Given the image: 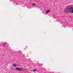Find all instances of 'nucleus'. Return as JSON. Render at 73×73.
Wrapping results in <instances>:
<instances>
[{
	"mask_svg": "<svg viewBox=\"0 0 73 73\" xmlns=\"http://www.w3.org/2000/svg\"><path fill=\"white\" fill-rule=\"evenodd\" d=\"M64 11L65 12H70L71 13H73V7L72 5L70 7H67L64 9Z\"/></svg>",
	"mask_w": 73,
	"mask_h": 73,
	"instance_id": "nucleus-1",
	"label": "nucleus"
},
{
	"mask_svg": "<svg viewBox=\"0 0 73 73\" xmlns=\"http://www.w3.org/2000/svg\"><path fill=\"white\" fill-rule=\"evenodd\" d=\"M15 69L18 71H22L23 70L22 68L20 67L16 68Z\"/></svg>",
	"mask_w": 73,
	"mask_h": 73,
	"instance_id": "nucleus-2",
	"label": "nucleus"
},
{
	"mask_svg": "<svg viewBox=\"0 0 73 73\" xmlns=\"http://www.w3.org/2000/svg\"><path fill=\"white\" fill-rule=\"evenodd\" d=\"M8 44L6 42H3V44H2L1 45V46H5L6 45H7Z\"/></svg>",
	"mask_w": 73,
	"mask_h": 73,
	"instance_id": "nucleus-3",
	"label": "nucleus"
},
{
	"mask_svg": "<svg viewBox=\"0 0 73 73\" xmlns=\"http://www.w3.org/2000/svg\"><path fill=\"white\" fill-rule=\"evenodd\" d=\"M50 10L49 9L46 12V14H48V13H49V12H50Z\"/></svg>",
	"mask_w": 73,
	"mask_h": 73,
	"instance_id": "nucleus-4",
	"label": "nucleus"
},
{
	"mask_svg": "<svg viewBox=\"0 0 73 73\" xmlns=\"http://www.w3.org/2000/svg\"><path fill=\"white\" fill-rule=\"evenodd\" d=\"M13 67H16V66H17V65L15 64H13Z\"/></svg>",
	"mask_w": 73,
	"mask_h": 73,
	"instance_id": "nucleus-5",
	"label": "nucleus"
},
{
	"mask_svg": "<svg viewBox=\"0 0 73 73\" xmlns=\"http://www.w3.org/2000/svg\"><path fill=\"white\" fill-rule=\"evenodd\" d=\"M35 5H36V3H33V5L35 6Z\"/></svg>",
	"mask_w": 73,
	"mask_h": 73,
	"instance_id": "nucleus-6",
	"label": "nucleus"
},
{
	"mask_svg": "<svg viewBox=\"0 0 73 73\" xmlns=\"http://www.w3.org/2000/svg\"><path fill=\"white\" fill-rule=\"evenodd\" d=\"M36 70H33V71H36Z\"/></svg>",
	"mask_w": 73,
	"mask_h": 73,
	"instance_id": "nucleus-7",
	"label": "nucleus"
}]
</instances>
